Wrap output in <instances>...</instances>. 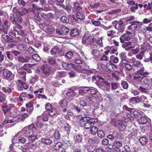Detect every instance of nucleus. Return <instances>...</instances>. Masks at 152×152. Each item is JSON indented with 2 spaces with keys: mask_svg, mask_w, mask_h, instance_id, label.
Masks as SVG:
<instances>
[{
  "mask_svg": "<svg viewBox=\"0 0 152 152\" xmlns=\"http://www.w3.org/2000/svg\"><path fill=\"white\" fill-rule=\"evenodd\" d=\"M36 129L34 125L31 124L23 128L18 134L28 137L29 140L33 142L37 139L38 137L37 135L33 132Z\"/></svg>",
  "mask_w": 152,
  "mask_h": 152,
  "instance_id": "obj_1",
  "label": "nucleus"
},
{
  "mask_svg": "<svg viewBox=\"0 0 152 152\" xmlns=\"http://www.w3.org/2000/svg\"><path fill=\"white\" fill-rule=\"evenodd\" d=\"M145 69L142 68L140 70H137L135 73V75L133 76L134 80L140 83L143 79L144 83L147 85L150 84L151 81L150 79L147 77L149 73L147 72H144Z\"/></svg>",
  "mask_w": 152,
  "mask_h": 152,
  "instance_id": "obj_2",
  "label": "nucleus"
},
{
  "mask_svg": "<svg viewBox=\"0 0 152 152\" xmlns=\"http://www.w3.org/2000/svg\"><path fill=\"white\" fill-rule=\"evenodd\" d=\"M3 111L5 115L6 113L7 115L9 114L10 117H14L17 115L18 112L17 108L14 106L10 107L9 109L7 107H4L3 108Z\"/></svg>",
  "mask_w": 152,
  "mask_h": 152,
  "instance_id": "obj_3",
  "label": "nucleus"
},
{
  "mask_svg": "<svg viewBox=\"0 0 152 152\" xmlns=\"http://www.w3.org/2000/svg\"><path fill=\"white\" fill-rule=\"evenodd\" d=\"M94 39L89 34H85L82 39V42L86 45L92 44Z\"/></svg>",
  "mask_w": 152,
  "mask_h": 152,
  "instance_id": "obj_4",
  "label": "nucleus"
},
{
  "mask_svg": "<svg viewBox=\"0 0 152 152\" xmlns=\"http://www.w3.org/2000/svg\"><path fill=\"white\" fill-rule=\"evenodd\" d=\"M123 109L127 111H129L131 114H132L134 118L138 119L141 116L140 112L137 110L134 109H131L128 107L124 105L123 106Z\"/></svg>",
  "mask_w": 152,
  "mask_h": 152,
  "instance_id": "obj_5",
  "label": "nucleus"
},
{
  "mask_svg": "<svg viewBox=\"0 0 152 152\" xmlns=\"http://www.w3.org/2000/svg\"><path fill=\"white\" fill-rule=\"evenodd\" d=\"M3 78L5 79L11 81L14 79V75L9 70L5 69L3 70Z\"/></svg>",
  "mask_w": 152,
  "mask_h": 152,
  "instance_id": "obj_6",
  "label": "nucleus"
},
{
  "mask_svg": "<svg viewBox=\"0 0 152 152\" xmlns=\"http://www.w3.org/2000/svg\"><path fill=\"white\" fill-rule=\"evenodd\" d=\"M12 11L17 15L20 16H23L28 13V10L25 8H22L18 10L16 7H14L12 9Z\"/></svg>",
  "mask_w": 152,
  "mask_h": 152,
  "instance_id": "obj_7",
  "label": "nucleus"
},
{
  "mask_svg": "<svg viewBox=\"0 0 152 152\" xmlns=\"http://www.w3.org/2000/svg\"><path fill=\"white\" fill-rule=\"evenodd\" d=\"M4 26L0 25V33L1 34L3 33L5 34H7L10 28V23L7 21L5 20L4 22Z\"/></svg>",
  "mask_w": 152,
  "mask_h": 152,
  "instance_id": "obj_8",
  "label": "nucleus"
},
{
  "mask_svg": "<svg viewBox=\"0 0 152 152\" xmlns=\"http://www.w3.org/2000/svg\"><path fill=\"white\" fill-rule=\"evenodd\" d=\"M12 118H10L9 117H6L5 120L3 122V125L6 124H7L12 123L14 121H18L21 120V117L20 116H15L14 117H13Z\"/></svg>",
  "mask_w": 152,
  "mask_h": 152,
  "instance_id": "obj_9",
  "label": "nucleus"
},
{
  "mask_svg": "<svg viewBox=\"0 0 152 152\" xmlns=\"http://www.w3.org/2000/svg\"><path fill=\"white\" fill-rule=\"evenodd\" d=\"M12 118H10L9 117H6L5 120L3 122V125L6 124H7L12 123L14 121H18L21 120V117L20 116H15L14 117H13Z\"/></svg>",
  "mask_w": 152,
  "mask_h": 152,
  "instance_id": "obj_10",
  "label": "nucleus"
},
{
  "mask_svg": "<svg viewBox=\"0 0 152 152\" xmlns=\"http://www.w3.org/2000/svg\"><path fill=\"white\" fill-rule=\"evenodd\" d=\"M126 123L122 120H119L116 121L114 124L115 126L118 128L120 131H123L126 128Z\"/></svg>",
  "mask_w": 152,
  "mask_h": 152,
  "instance_id": "obj_11",
  "label": "nucleus"
},
{
  "mask_svg": "<svg viewBox=\"0 0 152 152\" xmlns=\"http://www.w3.org/2000/svg\"><path fill=\"white\" fill-rule=\"evenodd\" d=\"M73 67L79 73H83L85 71L87 70V65L86 64H83L82 65H75Z\"/></svg>",
  "mask_w": 152,
  "mask_h": 152,
  "instance_id": "obj_12",
  "label": "nucleus"
},
{
  "mask_svg": "<svg viewBox=\"0 0 152 152\" xmlns=\"http://www.w3.org/2000/svg\"><path fill=\"white\" fill-rule=\"evenodd\" d=\"M131 24L128 27V29L130 31H133L137 29L138 27H140L142 25V23L138 21H135L131 23Z\"/></svg>",
  "mask_w": 152,
  "mask_h": 152,
  "instance_id": "obj_13",
  "label": "nucleus"
},
{
  "mask_svg": "<svg viewBox=\"0 0 152 152\" xmlns=\"http://www.w3.org/2000/svg\"><path fill=\"white\" fill-rule=\"evenodd\" d=\"M42 71L44 74L45 75H50L52 70V68L49 65L44 64L41 68Z\"/></svg>",
  "mask_w": 152,
  "mask_h": 152,
  "instance_id": "obj_14",
  "label": "nucleus"
},
{
  "mask_svg": "<svg viewBox=\"0 0 152 152\" xmlns=\"http://www.w3.org/2000/svg\"><path fill=\"white\" fill-rule=\"evenodd\" d=\"M130 61L131 63L132 64V66L135 67H139L140 68V69L138 70H140L142 68L144 69L142 64L141 63V62L139 61L136 60L135 58L132 57L130 59Z\"/></svg>",
  "mask_w": 152,
  "mask_h": 152,
  "instance_id": "obj_15",
  "label": "nucleus"
},
{
  "mask_svg": "<svg viewBox=\"0 0 152 152\" xmlns=\"http://www.w3.org/2000/svg\"><path fill=\"white\" fill-rule=\"evenodd\" d=\"M98 86L100 88L106 91H109L110 88V83L104 80L102 81L101 85H99Z\"/></svg>",
  "mask_w": 152,
  "mask_h": 152,
  "instance_id": "obj_16",
  "label": "nucleus"
},
{
  "mask_svg": "<svg viewBox=\"0 0 152 152\" xmlns=\"http://www.w3.org/2000/svg\"><path fill=\"white\" fill-rule=\"evenodd\" d=\"M115 28L118 31V32H123L124 30L123 21L121 20H119L115 25Z\"/></svg>",
  "mask_w": 152,
  "mask_h": 152,
  "instance_id": "obj_17",
  "label": "nucleus"
},
{
  "mask_svg": "<svg viewBox=\"0 0 152 152\" xmlns=\"http://www.w3.org/2000/svg\"><path fill=\"white\" fill-rule=\"evenodd\" d=\"M69 32V29L64 26H62L60 29L56 30V33L60 35H66Z\"/></svg>",
  "mask_w": 152,
  "mask_h": 152,
  "instance_id": "obj_18",
  "label": "nucleus"
},
{
  "mask_svg": "<svg viewBox=\"0 0 152 152\" xmlns=\"http://www.w3.org/2000/svg\"><path fill=\"white\" fill-rule=\"evenodd\" d=\"M122 47L127 51H129L130 49L135 48V46L133 44L132 42H125L122 45Z\"/></svg>",
  "mask_w": 152,
  "mask_h": 152,
  "instance_id": "obj_19",
  "label": "nucleus"
},
{
  "mask_svg": "<svg viewBox=\"0 0 152 152\" xmlns=\"http://www.w3.org/2000/svg\"><path fill=\"white\" fill-rule=\"evenodd\" d=\"M140 102H143V105L145 107H150V104L148 103V101L147 97L144 95L140 96Z\"/></svg>",
  "mask_w": 152,
  "mask_h": 152,
  "instance_id": "obj_20",
  "label": "nucleus"
},
{
  "mask_svg": "<svg viewBox=\"0 0 152 152\" xmlns=\"http://www.w3.org/2000/svg\"><path fill=\"white\" fill-rule=\"evenodd\" d=\"M106 67L109 71H113L115 70V69H116L117 65L110 61L109 63L106 64Z\"/></svg>",
  "mask_w": 152,
  "mask_h": 152,
  "instance_id": "obj_21",
  "label": "nucleus"
},
{
  "mask_svg": "<svg viewBox=\"0 0 152 152\" xmlns=\"http://www.w3.org/2000/svg\"><path fill=\"white\" fill-rule=\"evenodd\" d=\"M90 89V88L87 86L81 87L79 90V93L82 95L85 94Z\"/></svg>",
  "mask_w": 152,
  "mask_h": 152,
  "instance_id": "obj_22",
  "label": "nucleus"
},
{
  "mask_svg": "<svg viewBox=\"0 0 152 152\" xmlns=\"http://www.w3.org/2000/svg\"><path fill=\"white\" fill-rule=\"evenodd\" d=\"M1 39L2 41L5 43H9L13 41V39L7 35L2 34Z\"/></svg>",
  "mask_w": 152,
  "mask_h": 152,
  "instance_id": "obj_23",
  "label": "nucleus"
},
{
  "mask_svg": "<svg viewBox=\"0 0 152 152\" xmlns=\"http://www.w3.org/2000/svg\"><path fill=\"white\" fill-rule=\"evenodd\" d=\"M27 111L29 114H31L33 110V105L31 102H28L26 104Z\"/></svg>",
  "mask_w": 152,
  "mask_h": 152,
  "instance_id": "obj_24",
  "label": "nucleus"
},
{
  "mask_svg": "<svg viewBox=\"0 0 152 152\" xmlns=\"http://www.w3.org/2000/svg\"><path fill=\"white\" fill-rule=\"evenodd\" d=\"M96 122L95 121L91 120L90 121L85 123L84 127L86 129H89L90 128H91L92 126H93L94 125V123Z\"/></svg>",
  "mask_w": 152,
  "mask_h": 152,
  "instance_id": "obj_25",
  "label": "nucleus"
},
{
  "mask_svg": "<svg viewBox=\"0 0 152 152\" xmlns=\"http://www.w3.org/2000/svg\"><path fill=\"white\" fill-rule=\"evenodd\" d=\"M41 142L44 144L49 145L52 143V140L48 138H41Z\"/></svg>",
  "mask_w": 152,
  "mask_h": 152,
  "instance_id": "obj_26",
  "label": "nucleus"
},
{
  "mask_svg": "<svg viewBox=\"0 0 152 152\" xmlns=\"http://www.w3.org/2000/svg\"><path fill=\"white\" fill-rule=\"evenodd\" d=\"M15 24H18L16 27H17L18 28H22V27L21 26L18 24V23H21L22 21V18L19 16H17L15 18Z\"/></svg>",
  "mask_w": 152,
  "mask_h": 152,
  "instance_id": "obj_27",
  "label": "nucleus"
},
{
  "mask_svg": "<svg viewBox=\"0 0 152 152\" xmlns=\"http://www.w3.org/2000/svg\"><path fill=\"white\" fill-rule=\"evenodd\" d=\"M27 45L24 44H20L17 46L18 49L22 51H24L26 50L27 48Z\"/></svg>",
  "mask_w": 152,
  "mask_h": 152,
  "instance_id": "obj_28",
  "label": "nucleus"
},
{
  "mask_svg": "<svg viewBox=\"0 0 152 152\" xmlns=\"http://www.w3.org/2000/svg\"><path fill=\"white\" fill-rule=\"evenodd\" d=\"M84 11L83 10L78 12L76 14L77 18L80 20H83L85 18V16L83 13Z\"/></svg>",
  "mask_w": 152,
  "mask_h": 152,
  "instance_id": "obj_29",
  "label": "nucleus"
},
{
  "mask_svg": "<svg viewBox=\"0 0 152 152\" xmlns=\"http://www.w3.org/2000/svg\"><path fill=\"white\" fill-rule=\"evenodd\" d=\"M63 144L61 142H58L56 143L53 147L54 150L57 151L59 150L63 146Z\"/></svg>",
  "mask_w": 152,
  "mask_h": 152,
  "instance_id": "obj_30",
  "label": "nucleus"
},
{
  "mask_svg": "<svg viewBox=\"0 0 152 152\" xmlns=\"http://www.w3.org/2000/svg\"><path fill=\"white\" fill-rule=\"evenodd\" d=\"M142 117H140V118L137 119L138 122L140 124H145L147 122V119L146 117L142 116Z\"/></svg>",
  "mask_w": 152,
  "mask_h": 152,
  "instance_id": "obj_31",
  "label": "nucleus"
},
{
  "mask_svg": "<svg viewBox=\"0 0 152 152\" xmlns=\"http://www.w3.org/2000/svg\"><path fill=\"white\" fill-rule=\"evenodd\" d=\"M66 73L64 72L60 71L57 72L56 73V78L58 79L61 77H64L66 75Z\"/></svg>",
  "mask_w": 152,
  "mask_h": 152,
  "instance_id": "obj_32",
  "label": "nucleus"
},
{
  "mask_svg": "<svg viewBox=\"0 0 152 152\" xmlns=\"http://www.w3.org/2000/svg\"><path fill=\"white\" fill-rule=\"evenodd\" d=\"M119 59L118 57L113 55H112L110 57V61L113 63L116 64L118 63Z\"/></svg>",
  "mask_w": 152,
  "mask_h": 152,
  "instance_id": "obj_33",
  "label": "nucleus"
},
{
  "mask_svg": "<svg viewBox=\"0 0 152 152\" xmlns=\"http://www.w3.org/2000/svg\"><path fill=\"white\" fill-rule=\"evenodd\" d=\"M137 134V131L136 129H131L130 131V133L129 136L130 137L132 138L135 137Z\"/></svg>",
  "mask_w": 152,
  "mask_h": 152,
  "instance_id": "obj_34",
  "label": "nucleus"
},
{
  "mask_svg": "<svg viewBox=\"0 0 152 152\" xmlns=\"http://www.w3.org/2000/svg\"><path fill=\"white\" fill-rule=\"evenodd\" d=\"M78 34V29L77 28L72 29L70 32V35L73 37L77 36Z\"/></svg>",
  "mask_w": 152,
  "mask_h": 152,
  "instance_id": "obj_35",
  "label": "nucleus"
},
{
  "mask_svg": "<svg viewBox=\"0 0 152 152\" xmlns=\"http://www.w3.org/2000/svg\"><path fill=\"white\" fill-rule=\"evenodd\" d=\"M67 101L66 99H63L61 100L59 102L58 104L60 107H63L67 105Z\"/></svg>",
  "mask_w": 152,
  "mask_h": 152,
  "instance_id": "obj_36",
  "label": "nucleus"
},
{
  "mask_svg": "<svg viewBox=\"0 0 152 152\" xmlns=\"http://www.w3.org/2000/svg\"><path fill=\"white\" fill-rule=\"evenodd\" d=\"M1 90L7 94H10L12 92L11 88L9 87H3L1 88Z\"/></svg>",
  "mask_w": 152,
  "mask_h": 152,
  "instance_id": "obj_37",
  "label": "nucleus"
},
{
  "mask_svg": "<svg viewBox=\"0 0 152 152\" xmlns=\"http://www.w3.org/2000/svg\"><path fill=\"white\" fill-rule=\"evenodd\" d=\"M148 139L146 137H142L139 139V141L142 145H145L148 142Z\"/></svg>",
  "mask_w": 152,
  "mask_h": 152,
  "instance_id": "obj_38",
  "label": "nucleus"
},
{
  "mask_svg": "<svg viewBox=\"0 0 152 152\" xmlns=\"http://www.w3.org/2000/svg\"><path fill=\"white\" fill-rule=\"evenodd\" d=\"M59 48L58 46H55L50 50V53L52 55L55 54L59 51Z\"/></svg>",
  "mask_w": 152,
  "mask_h": 152,
  "instance_id": "obj_39",
  "label": "nucleus"
},
{
  "mask_svg": "<svg viewBox=\"0 0 152 152\" xmlns=\"http://www.w3.org/2000/svg\"><path fill=\"white\" fill-rule=\"evenodd\" d=\"M73 64H68L66 63H63L62 64V66L66 69L70 68L73 66Z\"/></svg>",
  "mask_w": 152,
  "mask_h": 152,
  "instance_id": "obj_40",
  "label": "nucleus"
},
{
  "mask_svg": "<svg viewBox=\"0 0 152 152\" xmlns=\"http://www.w3.org/2000/svg\"><path fill=\"white\" fill-rule=\"evenodd\" d=\"M66 96L68 97H73L76 95V94L73 90H70L66 93Z\"/></svg>",
  "mask_w": 152,
  "mask_h": 152,
  "instance_id": "obj_41",
  "label": "nucleus"
},
{
  "mask_svg": "<svg viewBox=\"0 0 152 152\" xmlns=\"http://www.w3.org/2000/svg\"><path fill=\"white\" fill-rule=\"evenodd\" d=\"M107 49H110L111 53V54L115 53L117 50V48H114L113 46L110 47L109 46H107Z\"/></svg>",
  "mask_w": 152,
  "mask_h": 152,
  "instance_id": "obj_42",
  "label": "nucleus"
},
{
  "mask_svg": "<svg viewBox=\"0 0 152 152\" xmlns=\"http://www.w3.org/2000/svg\"><path fill=\"white\" fill-rule=\"evenodd\" d=\"M82 135L78 134L75 137V142H80L82 140Z\"/></svg>",
  "mask_w": 152,
  "mask_h": 152,
  "instance_id": "obj_43",
  "label": "nucleus"
},
{
  "mask_svg": "<svg viewBox=\"0 0 152 152\" xmlns=\"http://www.w3.org/2000/svg\"><path fill=\"white\" fill-rule=\"evenodd\" d=\"M138 8V3H137L135 5L131 6L130 8V10L131 12H134Z\"/></svg>",
  "mask_w": 152,
  "mask_h": 152,
  "instance_id": "obj_44",
  "label": "nucleus"
},
{
  "mask_svg": "<svg viewBox=\"0 0 152 152\" xmlns=\"http://www.w3.org/2000/svg\"><path fill=\"white\" fill-rule=\"evenodd\" d=\"M145 51H142L140 52V53L137 55L136 56V58L138 59L142 60L144 56Z\"/></svg>",
  "mask_w": 152,
  "mask_h": 152,
  "instance_id": "obj_45",
  "label": "nucleus"
},
{
  "mask_svg": "<svg viewBox=\"0 0 152 152\" xmlns=\"http://www.w3.org/2000/svg\"><path fill=\"white\" fill-rule=\"evenodd\" d=\"M102 39V38H101L99 39H98L96 40V44L99 47H102L103 46Z\"/></svg>",
  "mask_w": 152,
  "mask_h": 152,
  "instance_id": "obj_46",
  "label": "nucleus"
},
{
  "mask_svg": "<svg viewBox=\"0 0 152 152\" xmlns=\"http://www.w3.org/2000/svg\"><path fill=\"white\" fill-rule=\"evenodd\" d=\"M47 61L49 64L51 65L55 64L56 62V60L53 58L50 57L47 59Z\"/></svg>",
  "mask_w": 152,
  "mask_h": 152,
  "instance_id": "obj_47",
  "label": "nucleus"
},
{
  "mask_svg": "<svg viewBox=\"0 0 152 152\" xmlns=\"http://www.w3.org/2000/svg\"><path fill=\"white\" fill-rule=\"evenodd\" d=\"M39 78L38 76L35 75L34 77H31L30 82L31 84H34L35 82Z\"/></svg>",
  "mask_w": 152,
  "mask_h": 152,
  "instance_id": "obj_48",
  "label": "nucleus"
},
{
  "mask_svg": "<svg viewBox=\"0 0 152 152\" xmlns=\"http://www.w3.org/2000/svg\"><path fill=\"white\" fill-rule=\"evenodd\" d=\"M100 54V51L99 50L97 49H94L92 50L91 52V54L93 56H98Z\"/></svg>",
  "mask_w": 152,
  "mask_h": 152,
  "instance_id": "obj_49",
  "label": "nucleus"
},
{
  "mask_svg": "<svg viewBox=\"0 0 152 152\" xmlns=\"http://www.w3.org/2000/svg\"><path fill=\"white\" fill-rule=\"evenodd\" d=\"M131 51L132 53L134 55L137 54L140 51V48L139 47H137L135 49L132 48Z\"/></svg>",
  "mask_w": 152,
  "mask_h": 152,
  "instance_id": "obj_50",
  "label": "nucleus"
},
{
  "mask_svg": "<svg viewBox=\"0 0 152 152\" xmlns=\"http://www.w3.org/2000/svg\"><path fill=\"white\" fill-rule=\"evenodd\" d=\"M12 54V53L10 51H7L6 53L7 58L10 60H11L13 59Z\"/></svg>",
  "mask_w": 152,
  "mask_h": 152,
  "instance_id": "obj_51",
  "label": "nucleus"
},
{
  "mask_svg": "<svg viewBox=\"0 0 152 152\" xmlns=\"http://www.w3.org/2000/svg\"><path fill=\"white\" fill-rule=\"evenodd\" d=\"M18 134H17V135H16L13 139L12 141V144L14 145L16 143H18L19 142V136H18Z\"/></svg>",
  "mask_w": 152,
  "mask_h": 152,
  "instance_id": "obj_52",
  "label": "nucleus"
},
{
  "mask_svg": "<svg viewBox=\"0 0 152 152\" xmlns=\"http://www.w3.org/2000/svg\"><path fill=\"white\" fill-rule=\"evenodd\" d=\"M32 59L37 61H39L40 60V56L37 54H34L32 55Z\"/></svg>",
  "mask_w": 152,
  "mask_h": 152,
  "instance_id": "obj_53",
  "label": "nucleus"
},
{
  "mask_svg": "<svg viewBox=\"0 0 152 152\" xmlns=\"http://www.w3.org/2000/svg\"><path fill=\"white\" fill-rule=\"evenodd\" d=\"M119 84L118 83H112L111 84L112 90H114L117 88L119 86Z\"/></svg>",
  "mask_w": 152,
  "mask_h": 152,
  "instance_id": "obj_54",
  "label": "nucleus"
},
{
  "mask_svg": "<svg viewBox=\"0 0 152 152\" xmlns=\"http://www.w3.org/2000/svg\"><path fill=\"white\" fill-rule=\"evenodd\" d=\"M57 113L56 110L54 108H52L50 110L49 113V114L51 117L54 116Z\"/></svg>",
  "mask_w": 152,
  "mask_h": 152,
  "instance_id": "obj_55",
  "label": "nucleus"
},
{
  "mask_svg": "<svg viewBox=\"0 0 152 152\" xmlns=\"http://www.w3.org/2000/svg\"><path fill=\"white\" fill-rule=\"evenodd\" d=\"M91 132L93 134H96L98 130L97 128L95 126H92L91 129Z\"/></svg>",
  "mask_w": 152,
  "mask_h": 152,
  "instance_id": "obj_56",
  "label": "nucleus"
},
{
  "mask_svg": "<svg viewBox=\"0 0 152 152\" xmlns=\"http://www.w3.org/2000/svg\"><path fill=\"white\" fill-rule=\"evenodd\" d=\"M60 20L62 22L68 23L69 22V19L65 16H62L60 18Z\"/></svg>",
  "mask_w": 152,
  "mask_h": 152,
  "instance_id": "obj_57",
  "label": "nucleus"
},
{
  "mask_svg": "<svg viewBox=\"0 0 152 152\" xmlns=\"http://www.w3.org/2000/svg\"><path fill=\"white\" fill-rule=\"evenodd\" d=\"M20 150L23 152H26L29 149L27 145H23L20 148Z\"/></svg>",
  "mask_w": 152,
  "mask_h": 152,
  "instance_id": "obj_58",
  "label": "nucleus"
},
{
  "mask_svg": "<svg viewBox=\"0 0 152 152\" xmlns=\"http://www.w3.org/2000/svg\"><path fill=\"white\" fill-rule=\"evenodd\" d=\"M152 7V1L151 3H148V4H146L143 5L144 8H146L148 10L151 9Z\"/></svg>",
  "mask_w": 152,
  "mask_h": 152,
  "instance_id": "obj_59",
  "label": "nucleus"
},
{
  "mask_svg": "<svg viewBox=\"0 0 152 152\" xmlns=\"http://www.w3.org/2000/svg\"><path fill=\"white\" fill-rule=\"evenodd\" d=\"M91 21L92 24L95 26H99L101 25L100 22L99 21L95 20L94 19H93Z\"/></svg>",
  "mask_w": 152,
  "mask_h": 152,
  "instance_id": "obj_60",
  "label": "nucleus"
},
{
  "mask_svg": "<svg viewBox=\"0 0 152 152\" xmlns=\"http://www.w3.org/2000/svg\"><path fill=\"white\" fill-rule=\"evenodd\" d=\"M122 87L124 89H127L128 86V84L126 81H122L121 82Z\"/></svg>",
  "mask_w": 152,
  "mask_h": 152,
  "instance_id": "obj_61",
  "label": "nucleus"
},
{
  "mask_svg": "<svg viewBox=\"0 0 152 152\" xmlns=\"http://www.w3.org/2000/svg\"><path fill=\"white\" fill-rule=\"evenodd\" d=\"M98 137L100 138H103L104 136V133L103 131L102 130H99L97 132Z\"/></svg>",
  "mask_w": 152,
  "mask_h": 152,
  "instance_id": "obj_62",
  "label": "nucleus"
},
{
  "mask_svg": "<svg viewBox=\"0 0 152 152\" xmlns=\"http://www.w3.org/2000/svg\"><path fill=\"white\" fill-rule=\"evenodd\" d=\"M18 61L22 63L27 62L28 61V60L25 58L23 57H19L18 58Z\"/></svg>",
  "mask_w": 152,
  "mask_h": 152,
  "instance_id": "obj_63",
  "label": "nucleus"
},
{
  "mask_svg": "<svg viewBox=\"0 0 152 152\" xmlns=\"http://www.w3.org/2000/svg\"><path fill=\"white\" fill-rule=\"evenodd\" d=\"M66 57L69 59L71 58L73 56V54L72 52H69L66 53Z\"/></svg>",
  "mask_w": 152,
  "mask_h": 152,
  "instance_id": "obj_64",
  "label": "nucleus"
}]
</instances>
